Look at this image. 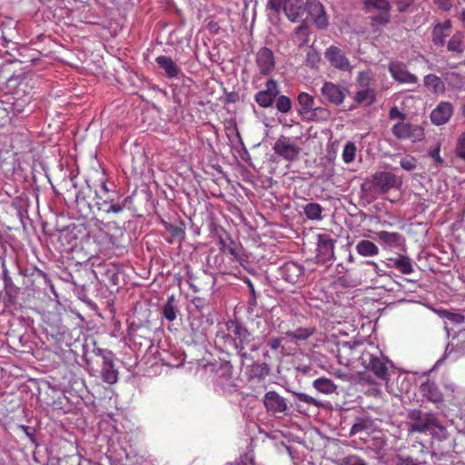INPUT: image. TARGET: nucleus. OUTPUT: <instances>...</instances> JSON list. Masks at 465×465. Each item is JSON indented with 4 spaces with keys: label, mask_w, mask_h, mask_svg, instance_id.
Masks as SVG:
<instances>
[{
    "label": "nucleus",
    "mask_w": 465,
    "mask_h": 465,
    "mask_svg": "<svg viewBox=\"0 0 465 465\" xmlns=\"http://www.w3.org/2000/svg\"><path fill=\"white\" fill-rule=\"evenodd\" d=\"M441 316L455 324H460V323L464 322V320H465V317L462 314L450 312L448 311H443L441 312Z\"/></svg>",
    "instance_id": "obj_43"
},
{
    "label": "nucleus",
    "mask_w": 465,
    "mask_h": 465,
    "mask_svg": "<svg viewBox=\"0 0 465 465\" xmlns=\"http://www.w3.org/2000/svg\"><path fill=\"white\" fill-rule=\"evenodd\" d=\"M228 336L232 340L233 347L237 353L245 356L244 349L252 340V335L248 330L236 322H227Z\"/></svg>",
    "instance_id": "obj_5"
},
{
    "label": "nucleus",
    "mask_w": 465,
    "mask_h": 465,
    "mask_svg": "<svg viewBox=\"0 0 465 465\" xmlns=\"http://www.w3.org/2000/svg\"><path fill=\"white\" fill-rule=\"evenodd\" d=\"M447 48L450 52L463 53V35L461 33L454 34L448 42Z\"/></svg>",
    "instance_id": "obj_30"
},
{
    "label": "nucleus",
    "mask_w": 465,
    "mask_h": 465,
    "mask_svg": "<svg viewBox=\"0 0 465 465\" xmlns=\"http://www.w3.org/2000/svg\"><path fill=\"white\" fill-rule=\"evenodd\" d=\"M316 261L325 263L334 258V241L325 234L318 235Z\"/></svg>",
    "instance_id": "obj_11"
},
{
    "label": "nucleus",
    "mask_w": 465,
    "mask_h": 465,
    "mask_svg": "<svg viewBox=\"0 0 465 465\" xmlns=\"http://www.w3.org/2000/svg\"><path fill=\"white\" fill-rule=\"evenodd\" d=\"M460 18L461 22L465 24V10L461 11Z\"/></svg>",
    "instance_id": "obj_62"
},
{
    "label": "nucleus",
    "mask_w": 465,
    "mask_h": 465,
    "mask_svg": "<svg viewBox=\"0 0 465 465\" xmlns=\"http://www.w3.org/2000/svg\"><path fill=\"white\" fill-rule=\"evenodd\" d=\"M356 252L363 257H373L379 254L378 246L369 240H361L355 246Z\"/></svg>",
    "instance_id": "obj_26"
},
{
    "label": "nucleus",
    "mask_w": 465,
    "mask_h": 465,
    "mask_svg": "<svg viewBox=\"0 0 465 465\" xmlns=\"http://www.w3.org/2000/svg\"><path fill=\"white\" fill-rule=\"evenodd\" d=\"M462 115L465 116V104L462 105Z\"/></svg>",
    "instance_id": "obj_64"
},
{
    "label": "nucleus",
    "mask_w": 465,
    "mask_h": 465,
    "mask_svg": "<svg viewBox=\"0 0 465 465\" xmlns=\"http://www.w3.org/2000/svg\"><path fill=\"white\" fill-rule=\"evenodd\" d=\"M424 85L435 93L443 90L444 87L440 78L435 74L426 75L424 77Z\"/></svg>",
    "instance_id": "obj_32"
},
{
    "label": "nucleus",
    "mask_w": 465,
    "mask_h": 465,
    "mask_svg": "<svg viewBox=\"0 0 465 465\" xmlns=\"http://www.w3.org/2000/svg\"><path fill=\"white\" fill-rule=\"evenodd\" d=\"M433 35V42L436 45H444V38L448 35V33H444L440 26H435L432 32Z\"/></svg>",
    "instance_id": "obj_47"
},
{
    "label": "nucleus",
    "mask_w": 465,
    "mask_h": 465,
    "mask_svg": "<svg viewBox=\"0 0 465 465\" xmlns=\"http://www.w3.org/2000/svg\"><path fill=\"white\" fill-rule=\"evenodd\" d=\"M453 114V106L449 102H441L431 112L430 116H451Z\"/></svg>",
    "instance_id": "obj_36"
},
{
    "label": "nucleus",
    "mask_w": 465,
    "mask_h": 465,
    "mask_svg": "<svg viewBox=\"0 0 465 465\" xmlns=\"http://www.w3.org/2000/svg\"><path fill=\"white\" fill-rule=\"evenodd\" d=\"M299 108L298 113L301 114H308L311 111H316L314 97L305 92H302L297 97Z\"/></svg>",
    "instance_id": "obj_25"
},
{
    "label": "nucleus",
    "mask_w": 465,
    "mask_h": 465,
    "mask_svg": "<svg viewBox=\"0 0 465 465\" xmlns=\"http://www.w3.org/2000/svg\"><path fill=\"white\" fill-rule=\"evenodd\" d=\"M294 36L300 42V45H304L308 42L310 28L306 22H302L294 30Z\"/></svg>",
    "instance_id": "obj_34"
},
{
    "label": "nucleus",
    "mask_w": 465,
    "mask_h": 465,
    "mask_svg": "<svg viewBox=\"0 0 465 465\" xmlns=\"http://www.w3.org/2000/svg\"><path fill=\"white\" fill-rule=\"evenodd\" d=\"M400 165L406 171H412L417 167V160L411 155H407L401 159Z\"/></svg>",
    "instance_id": "obj_41"
},
{
    "label": "nucleus",
    "mask_w": 465,
    "mask_h": 465,
    "mask_svg": "<svg viewBox=\"0 0 465 465\" xmlns=\"http://www.w3.org/2000/svg\"><path fill=\"white\" fill-rule=\"evenodd\" d=\"M303 210L306 217L310 220H320L322 218V207L319 203H308Z\"/></svg>",
    "instance_id": "obj_31"
},
{
    "label": "nucleus",
    "mask_w": 465,
    "mask_h": 465,
    "mask_svg": "<svg viewBox=\"0 0 465 465\" xmlns=\"http://www.w3.org/2000/svg\"><path fill=\"white\" fill-rule=\"evenodd\" d=\"M376 100V92L372 88H362L356 92L354 95V102L358 105H371Z\"/></svg>",
    "instance_id": "obj_27"
},
{
    "label": "nucleus",
    "mask_w": 465,
    "mask_h": 465,
    "mask_svg": "<svg viewBox=\"0 0 465 465\" xmlns=\"http://www.w3.org/2000/svg\"><path fill=\"white\" fill-rule=\"evenodd\" d=\"M155 62L170 79L178 78L182 74L180 66L170 56L159 55L155 58Z\"/></svg>",
    "instance_id": "obj_19"
},
{
    "label": "nucleus",
    "mask_w": 465,
    "mask_h": 465,
    "mask_svg": "<svg viewBox=\"0 0 465 465\" xmlns=\"http://www.w3.org/2000/svg\"><path fill=\"white\" fill-rule=\"evenodd\" d=\"M434 5H437L441 11H450L452 7L451 0H432Z\"/></svg>",
    "instance_id": "obj_50"
},
{
    "label": "nucleus",
    "mask_w": 465,
    "mask_h": 465,
    "mask_svg": "<svg viewBox=\"0 0 465 465\" xmlns=\"http://www.w3.org/2000/svg\"><path fill=\"white\" fill-rule=\"evenodd\" d=\"M372 20L379 25H386L390 21V11H381V14L372 17Z\"/></svg>",
    "instance_id": "obj_49"
},
{
    "label": "nucleus",
    "mask_w": 465,
    "mask_h": 465,
    "mask_svg": "<svg viewBox=\"0 0 465 465\" xmlns=\"http://www.w3.org/2000/svg\"><path fill=\"white\" fill-rule=\"evenodd\" d=\"M35 86V80L30 74H11L7 66L0 67V87L5 93L17 99L27 96Z\"/></svg>",
    "instance_id": "obj_2"
},
{
    "label": "nucleus",
    "mask_w": 465,
    "mask_h": 465,
    "mask_svg": "<svg viewBox=\"0 0 465 465\" xmlns=\"http://www.w3.org/2000/svg\"><path fill=\"white\" fill-rule=\"evenodd\" d=\"M404 120V118H401ZM393 134L399 139H410L412 142L420 141L424 137L423 128L419 124L401 121L392 127Z\"/></svg>",
    "instance_id": "obj_7"
},
{
    "label": "nucleus",
    "mask_w": 465,
    "mask_h": 465,
    "mask_svg": "<svg viewBox=\"0 0 465 465\" xmlns=\"http://www.w3.org/2000/svg\"><path fill=\"white\" fill-rule=\"evenodd\" d=\"M325 58L336 69L350 71L351 64L344 53L337 46L331 45L325 52Z\"/></svg>",
    "instance_id": "obj_14"
},
{
    "label": "nucleus",
    "mask_w": 465,
    "mask_h": 465,
    "mask_svg": "<svg viewBox=\"0 0 465 465\" xmlns=\"http://www.w3.org/2000/svg\"><path fill=\"white\" fill-rule=\"evenodd\" d=\"M341 465H367V463L357 455H349L342 460Z\"/></svg>",
    "instance_id": "obj_46"
},
{
    "label": "nucleus",
    "mask_w": 465,
    "mask_h": 465,
    "mask_svg": "<svg viewBox=\"0 0 465 465\" xmlns=\"http://www.w3.org/2000/svg\"><path fill=\"white\" fill-rule=\"evenodd\" d=\"M101 189L103 191V193L102 194H109L111 193L112 192H110V190L107 188L106 184L104 183H102L101 185Z\"/></svg>",
    "instance_id": "obj_61"
},
{
    "label": "nucleus",
    "mask_w": 465,
    "mask_h": 465,
    "mask_svg": "<svg viewBox=\"0 0 465 465\" xmlns=\"http://www.w3.org/2000/svg\"><path fill=\"white\" fill-rule=\"evenodd\" d=\"M307 63L312 64V65L315 64L320 61L319 54L315 50H310L307 53Z\"/></svg>",
    "instance_id": "obj_51"
},
{
    "label": "nucleus",
    "mask_w": 465,
    "mask_h": 465,
    "mask_svg": "<svg viewBox=\"0 0 465 465\" xmlns=\"http://www.w3.org/2000/svg\"><path fill=\"white\" fill-rule=\"evenodd\" d=\"M436 26H440V29L445 33L446 31H450L451 27V23L450 20L445 21L443 24H438Z\"/></svg>",
    "instance_id": "obj_57"
},
{
    "label": "nucleus",
    "mask_w": 465,
    "mask_h": 465,
    "mask_svg": "<svg viewBox=\"0 0 465 465\" xmlns=\"http://www.w3.org/2000/svg\"><path fill=\"white\" fill-rule=\"evenodd\" d=\"M294 395L296 396L297 400L302 402H305L309 405L319 407L322 405V403L314 399L313 397L303 393V392H295Z\"/></svg>",
    "instance_id": "obj_42"
},
{
    "label": "nucleus",
    "mask_w": 465,
    "mask_h": 465,
    "mask_svg": "<svg viewBox=\"0 0 465 465\" xmlns=\"http://www.w3.org/2000/svg\"><path fill=\"white\" fill-rule=\"evenodd\" d=\"M322 96L334 104H340L344 99L343 90L331 82H325L321 89Z\"/></svg>",
    "instance_id": "obj_18"
},
{
    "label": "nucleus",
    "mask_w": 465,
    "mask_h": 465,
    "mask_svg": "<svg viewBox=\"0 0 465 465\" xmlns=\"http://www.w3.org/2000/svg\"><path fill=\"white\" fill-rule=\"evenodd\" d=\"M380 352H371L370 351H363L359 360L361 364L370 371H371L377 378L384 381H389V370L392 368V363L387 358L382 357Z\"/></svg>",
    "instance_id": "obj_3"
},
{
    "label": "nucleus",
    "mask_w": 465,
    "mask_h": 465,
    "mask_svg": "<svg viewBox=\"0 0 465 465\" xmlns=\"http://www.w3.org/2000/svg\"><path fill=\"white\" fill-rule=\"evenodd\" d=\"M263 404L268 411L273 413H284L288 409L286 399L274 391H270L265 393Z\"/></svg>",
    "instance_id": "obj_12"
},
{
    "label": "nucleus",
    "mask_w": 465,
    "mask_h": 465,
    "mask_svg": "<svg viewBox=\"0 0 465 465\" xmlns=\"http://www.w3.org/2000/svg\"><path fill=\"white\" fill-rule=\"evenodd\" d=\"M455 152L458 157L465 160V133L458 138Z\"/></svg>",
    "instance_id": "obj_44"
},
{
    "label": "nucleus",
    "mask_w": 465,
    "mask_h": 465,
    "mask_svg": "<svg viewBox=\"0 0 465 465\" xmlns=\"http://www.w3.org/2000/svg\"><path fill=\"white\" fill-rule=\"evenodd\" d=\"M96 202L98 209L106 213H120L125 208L126 199L121 200V196L116 192L109 194L96 193Z\"/></svg>",
    "instance_id": "obj_6"
},
{
    "label": "nucleus",
    "mask_w": 465,
    "mask_h": 465,
    "mask_svg": "<svg viewBox=\"0 0 465 465\" xmlns=\"http://www.w3.org/2000/svg\"><path fill=\"white\" fill-rule=\"evenodd\" d=\"M286 344H289V342L285 333L282 336L272 338L268 342V346L272 351L279 350L282 355L290 354L285 347Z\"/></svg>",
    "instance_id": "obj_29"
},
{
    "label": "nucleus",
    "mask_w": 465,
    "mask_h": 465,
    "mask_svg": "<svg viewBox=\"0 0 465 465\" xmlns=\"http://www.w3.org/2000/svg\"><path fill=\"white\" fill-rule=\"evenodd\" d=\"M413 2L414 0H396L398 10L400 12L406 11L407 8L410 7Z\"/></svg>",
    "instance_id": "obj_52"
},
{
    "label": "nucleus",
    "mask_w": 465,
    "mask_h": 465,
    "mask_svg": "<svg viewBox=\"0 0 465 465\" xmlns=\"http://www.w3.org/2000/svg\"><path fill=\"white\" fill-rule=\"evenodd\" d=\"M239 100V95L236 93H229L226 94L225 101L226 103L234 104Z\"/></svg>",
    "instance_id": "obj_55"
},
{
    "label": "nucleus",
    "mask_w": 465,
    "mask_h": 465,
    "mask_svg": "<svg viewBox=\"0 0 465 465\" xmlns=\"http://www.w3.org/2000/svg\"><path fill=\"white\" fill-rule=\"evenodd\" d=\"M370 429V421L365 420H361L358 422L354 423L351 429V434H357L359 432L368 430Z\"/></svg>",
    "instance_id": "obj_45"
},
{
    "label": "nucleus",
    "mask_w": 465,
    "mask_h": 465,
    "mask_svg": "<svg viewBox=\"0 0 465 465\" xmlns=\"http://www.w3.org/2000/svg\"><path fill=\"white\" fill-rule=\"evenodd\" d=\"M389 262H391V266L396 268L403 274H411L414 272L412 261L408 256L399 254L395 258H390Z\"/></svg>",
    "instance_id": "obj_24"
},
{
    "label": "nucleus",
    "mask_w": 465,
    "mask_h": 465,
    "mask_svg": "<svg viewBox=\"0 0 465 465\" xmlns=\"http://www.w3.org/2000/svg\"><path fill=\"white\" fill-rule=\"evenodd\" d=\"M1 39L3 40V42L1 43V45H3L4 47H7L8 45L11 44V43L15 44V42L12 39V37H10V35L5 34L4 32V30H2Z\"/></svg>",
    "instance_id": "obj_54"
},
{
    "label": "nucleus",
    "mask_w": 465,
    "mask_h": 465,
    "mask_svg": "<svg viewBox=\"0 0 465 465\" xmlns=\"http://www.w3.org/2000/svg\"><path fill=\"white\" fill-rule=\"evenodd\" d=\"M314 332V327H300L294 331H288L285 334L290 344L299 345L301 342L307 341Z\"/></svg>",
    "instance_id": "obj_22"
},
{
    "label": "nucleus",
    "mask_w": 465,
    "mask_h": 465,
    "mask_svg": "<svg viewBox=\"0 0 465 465\" xmlns=\"http://www.w3.org/2000/svg\"><path fill=\"white\" fill-rule=\"evenodd\" d=\"M389 72L391 77L398 83L401 84H417L418 77L411 73L407 65L399 61H393L389 64Z\"/></svg>",
    "instance_id": "obj_10"
},
{
    "label": "nucleus",
    "mask_w": 465,
    "mask_h": 465,
    "mask_svg": "<svg viewBox=\"0 0 465 465\" xmlns=\"http://www.w3.org/2000/svg\"><path fill=\"white\" fill-rule=\"evenodd\" d=\"M396 465H421V462L416 460L411 456L399 455L396 458Z\"/></svg>",
    "instance_id": "obj_48"
},
{
    "label": "nucleus",
    "mask_w": 465,
    "mask_h": 465,
    "mask_svg": "<svg viewBox=\"0 0 465 465\" xmlns=\"http://www.w3.org/2000/svg\"><path fill=\"white\" fill-rule=\"evenodd\" d=\"M266 8L277 15L283 12L290 22L295 23L303 15L306 3L303 0H267Z\"/></svg>",
    "instance_id": "obj_4"
},
{
    "label": "nucleus",
    "mask_w": 465,
    "mask_h": 465,
    "mask_svg": "<svg viewBox=\"0 0 465 465\" xmlns=\"http://www.w3.org/2000/svg\"><path fill=\"white\" fill-rule=\"evenodd\" d=\"M84 462L89 463V460L80 455L67 456L61 460L62 465H83Z\"/></svg>",
    "instance_id": "obj_40"
},
{
    "label": "nucleus",
    "mask_w": 465,
    "mask_h": 465,
    "mask_svg": "<svg viewBox=\"0 0 465 465\" xmlns=\"http://www.w3.org/2000/svg\"><path fill=\"white\" fill-rule=\"evenodd\" d=\"M306 10L318 29L323 30L328 27L329 18L322 4L319 0H307Z\"/></svg>",
    "instance_id": "obj_8"
},
{
    "label": "nucleus",
    "mask_w": 465,
    "mask_h": 465,
    "mask_svg": "<svg viewBox=\"0 0 465 465\" xmlns=\"http://www.w3.org/2000/svg\"><path fill=\"white\" fill-rule=\"evenodd\" d=\"M292 107V102L289 97L281 95L276 101V108L282 114H286Z\"/></svg>",
    "instance_id": "obj_39"
},
{
    "label": "nucleus",
    "mask_w": 465,
    "mask_h": 465,
    "mask_svg": "<svg viewBox=\"0 0 465 465\" xmlns=\"http://www.w3.org/2000/svg\"><path fill=\"white\" fill-rule=\"evenodd\" d=\"M303 271L304 269L301 264L295 262H288L280 267L279 273L284 281L294 284L300 282Z\"/></svg>",
    "instance_id": "obj_15"
},
{
    "label": "nucleus",
    "mask_w": 465,
    "mask_h": 465,
    "mask_svg": "<svg viewBox=\"0 0 465 465\" xmlns=\"http://www.w3.org/2000/svg\"><path fill=\"white\" fill-rule=\"evenodd\" d=\"M420 393L428 401L433 403H441L443 401V395L438 385L430 381H427L420 385Z\"/></svg>",
    "instance_id": "obj_21"
},
{
    "label": "nucleus",
    "mask_w": 465,
    "mask_h": 465,
    "mask_svg": "<svg viewBox=\"0 0 465 465\" xmlns=\"http://www.w3.org/2000/svg\"><path fill=\"white\" fill-rule=\"evenodd\" d=\"M373 183L381 193H387L397 183L395 174L389 172H379L373 175Z\"/></svg>",
    "instance_id": "obj_20"
},
{
    "label": "nucleus",
    "mask_w": 465,
    "mask_h": 465,
    "mask_svg": "<svg viewBox=\"0 0 465 465\" xmlns=\"http://www.w3.org/2000/svg\"><path fill=\"white\" fill-rule=\"evenodd\" d=\"M432 124L435 125H442L445 124L450 118H430Z\"/></svg>",
    "instance_id": "obj_59"
},
{
    "label": "nucleus",
    "mask_w": 465,
    "mask_h": 465,
    "mask_svg": "<svg viewBox=\"0 0 465 465\" xmlns=\"http://www.w3.org/2000/svg\"><path fill=\"white\" fill-rule=\"evenodd\" d=\"M448 389H450L451 391H454V386L452 384L446 386Z\"/></svg>",
    "instance_id": "obj_63"
},
{
    "label": "nucleus",
    "mask_w": 465,
    "mask_h": 465,
    "mask_svg": "<svg viewBox=\"0 0 465 465\" xmlns=\"http://www.w3.org/2000/svg\"><path fill=\"white\" fill-rule=\"evenodd\" d=\"M389 116H405V115L403 114H401V112H399V110L396 107H392L390 110Z\"/></svg>",
    "instance_id": "obj_60"
},
{
    "label": "nucleus",
    "mask_w": 465,
    "mask_h": 465,
    "mask_svg": "<svg viewBox=\"0 0 465 465\" xmlns=\"http://www.w3.org/2000/svg\"><path fill=\"white\" fill-rule=\"evenodd\" d=\"M429 154L431 158H433L439 163H441L443 162L441 157L440 156V145H438L434 149L430 150Z\"/></svg>",
    "instance_id": "obj_53"
},
{
    "label": "nucleus",
    "mask_w": 465,
    "mask_h": 465,
    "mask_svg": "<svg viewBox=\"0 0 465 465\" xmlns=\"http://www.w3.org/2000/svg\"><path fill=\"white\" fill-rule=\"evenodd\" d=\"M279 91L276 81L270 79L265 84V89L256 94L255 101L259 105L262 107L270 106L274 101Z\"/></svg>",
    "instance_id": "obj_16"
},
{
    "label": "nucleus",
    "mask_w": 465,
    "mask_h": 465,
    "mask_svg": "<svg viewBox=\"0 0 465 465\" xmlns=\"http://www.w3.org/2000/svg\"><path fill=\"white\" fill-rule=\"evenodd\" d=\"M312 386L317 391L323 394H331L337 389V386L331 379L323 377L314 380Z\"/></svg>",
    "instance_id": "obj_28"
},
{
    "label": "nucleus",
    "mask_w": 465,
    "mask_h": 465,
    "mask_svg": "<svg viewBox=\"0 0 465 465\" xmlns=\"http://www.w3.org/2000/svg\"><path fill=\"white\" fill-rule=\"evenodd\" d=\"M357 147L354 143L348 142L345 143L342 150V160L345 163H351L355 160Z\"/></svg>",
    "instance_id": "obj_35"
},
{
    "label": "nucleus",
    "mask_w": 465,
    "mask_h": 465,
    "mask_svg": "<svg viewBox=\"0 0 465 465\" xmlns=\"http://www.w3.org/2000/svg\"><path fill=\"white\" fill-rule=\"evenodd\" d=\"M356 81L361 88H371L370 84L372 81V76L369 71L360 72Z\"/></svg>",
    "instance_id": "obj_38"
},
{
    "label": "nucleus",
    "mask_w": 465,
    "mask_h": 465,
    "mask_svg": "<svg viewBox=\"0 0 465 465\" xmlns=\"http://www.w3.org/2000/svg\"><path fill=\"white\" fill-rule=\"evenodd\" d=\"M407 418L409 432L429 433L439 439L446 437V428L433 412L413 409L408 411Z\"/></svg>",
    "instance_id": "obj_1"
},
{
    "label": "nucleus",
    "mask_w": 465,
    "mask_h": 465,
    "mask_svg": "<svg viewBox=\"0 0 465 465\" xmlns=\"http://www.w3.org/2000/svg\"><path fill=\"white\" fill-rule=\"evenodd\" d=\"M366 264H369L373 267L374 272L377 275H382L381 271L380 270L378 264L373 261H367L365 262Z\"/></svg>",
    "instance_id": "obj_58"
},
{
    "label": "nucleus",
    "mask_w": 465,
    "mask_h": 465,
    "mask_svg": "<svg viewBox=\"0 0 465 465\" xmlns=\"http://www.w3.org/2000/svg\"><path fill=\"white\" fill-rule=\"evenodd\" d=\"M174 297L173 295L170 296L167 300V302L163 307V314L165 319L170 322H173L176 318V309L174 307Z\"/></svg>",
    "instance_id": "obj_37"
},
{
    "label": "nucleus",
    "mask_w": 465,
    "mask_h": 465,
    "mask_svg": "<svg viewBox=\"0 0 465 465\" xmlns=\"http://www.w3.org/2000/svg\"><path fill=\"white\" fill-rule=\"evenodd\" d=\"M256 64L262 74L268 75L275 67L272 51L268 47L261 48L256 54Z\"/></svg>",
    "instance_id": "obj_13"
},
{
    "label": "nucleus",
    "mask_w": 465,
    "mask_h": 465,
    "mask_svg": "<svg viewBox=\"0 0 465 465\" xmlns=\"http://www.w3.org/2000/svg\"><path fill=\"white\" fill-rule=\"evenodd\" d=\"M273 150L276 154L290 162L296 160L301 152L299 146L284 136H282L275 142Z\"/></svg>",
    "instance_id": "obj_9"
},
{
    "label": "nucleus",
    "mask_w": 465,
    "mask_h": 465,
    "mask_svg": "<svg viewBox=\"0 0 465 465\" xmlns=\"http://www.w3.org/2000/svg\"><path fill=\"white\" fill-rule=\"evenodd\" d=\"M246 283H247V285L249 287L251 295L253 296V304H256V293H255L254 286H253L252 282L250 280H247Z\"/></svg>",
    "instance_id": "obj_56"
},
{
    "label": "nucleus",
    "mask_w": 465,
    "mask_h": 465,
    "mask_svg": "<svg viewBox=\"0 0 465 465\" xmlns=\"http://www.w3.org/2000/svg\"><path fill=\"white\" fill-rule=\"evenodd\" d=\"M364 5L367 11H371V9L380 11L391 10L389 0H364Z\"/></svg>",
    "instance_id": "obj_33"
},
{
    "label": "nucleus",
    "mask_w": 465,
    "mask_h": 465,
    "mask_svg": "<svg viewBox=\"0 0 465 465\" xmlns=\"http://www.w3.org/2000/svg\"><path fill=\"white\" fill-rule=\"evenodd\" d=\"M102 377L104 382L114 384L118 380V372L114 369V365L111 357V352L108 355L104 356V361L102 365Z\"/></svg>",
    "instance_id": "obj_23"
},
{
    "label": "nucleus",
    "mask_w": 465,
    "mask_h": 465,
    "mask_svg": "<svg viewBox=\"0 0 465 465\" xmlns=\"http://www.w3.org/2000/svg\"><path fill=\"white\" fill-rule=\"evenodd\" d=\"M376 236L384 249L401 248L404 244V238L399 232L380 231L376 232Z\"/></svg>",
    "instance_id": "obj_17"
}]
</instances>
